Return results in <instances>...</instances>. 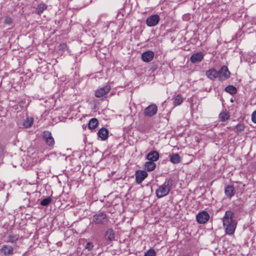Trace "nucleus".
<instances>
[{
  "instance_id": "23",
  "label": "nucleus",
  "mask_w": 256,
  "mask_h": 256,
  "mask_svg": "<svg viewBox=\"0 0 256 256\" xmlns=\"http://www.w3.org/2000/svg\"><path fill=\"white\" fill-rule=\"evenodd\" d=\"M98 124V121L96 118H92L88 123V128L91 130L94 129Z\"/></svg>"
},
{
  "instance_id": "27",
  "label": "nucleus",
  "mask_w": 256,
  "mask_h": 256,
  "mask_svg": "<svg viewBox=\"0 0 256 256\" xmlns=\"http://www.w3.org/2000/svg\"><path fill=\"white\" fill-rule=\"evenodd\" d=\"M19 238V236L17 234H10L8 237L7 242H14L16 241Z\"/></svg>"
},
{
  "instance_id": "8",
  "label": "nucleus",
  "mask_w": 256,
  "mask_h": 256,
  "mask_svg": "<svg viewBox=\"0 0 256 256\" xmlns=\"http://www.w3.org/2000/svg\"><path fill=\"white\" fill-rule=\"evenodd\" d=\"M160 16L158 14H154L149 16L146 20V24L149 26H156L160 21Z\"/></svg>"
},
{
  "instance_id": "11",
  "label": "nucleus",
  "mask_w": 256,
  "mask_h": 256,
  "mask_svg": "<svg viewBox=\"0 0 256 256\" xmlns=\"http://www.w3.org/2000/svg\"><path fill=\"white\" fill-rule=\"evenodd\" d=\"M0 252L6 256L11 255L14 253V248L10 246L4 244L2 246Z\"/></svg>"
},
{
  "instance_id": "2",
  "label": "nucleus",
  "mask_w": 256,
  "mask_h": 256,
  "mask_svg": "<svg viewBox=\"0 0 256 256\" xmlns=\"http://www.w3.org/2000/svg\"><path fill=\"white\" fill-rule=\"evenodd\" d=\"M173 184V180L172 178H166L164 183L158 186L156 191V194L158 198H161L167 196Z\"/></svg>"
},
{
  "instance_id": "3",
  "label": "nucleus",
  "mask_w": 256,
  "mask_h": 256,
  "mask_svg": "<svg viewBox=\"0 0 256 256\" xmlns=\"http://www.w3.org/2000/svg\"><path fill=\"white\" fill-rule=\"evenodd\" d=\"M108 220L106 214L102 212L94 214L92 218L93 222L98 224H104Z\"/></svg>"
},
{
  "instance_id": "31",
  "label": "nucleus",
  "mask_w": 256,
  "mask_h": 256,
  "mask_svg": "<svg viewBox=\"0 0 256 256\" xmlns=\"http://www.w3.org/2000/svg\"><path fill=\"white\" fill-rule=\"evenodd\" d=\"M244 127L242 124H237L236 126V131L240 132L244 130Z\"/></svg>"
},
{
  "instance_id": "19",
  "label": "nucleus",
  "mask_w": 256,
  "mask_h": 256,
  "mask_svg": "<svg viewBox=\"0 0 256 256\" xmlns=\"http://www.w3.org/2000/svg\"><path fill=\"white\" fill-rule=\"evenodd\" d=\"M156 164L154 162L150 161L147 162L144 164L145 168L149 172L152 171L156 168Z\"/></svg>"
},
{
  "instance_id": "24",
  "label": "nucleus",
  "mask_w": 256,
  "mask_h": 256,
  "mask_svg": "<svg viewBox=\"0 0 256 256\" xmlns=\"http://www.w3.org/2000/svg\"><path fill=\"white\" fill-rule=\"evenodd\" d=\"M106 238L110 240H112L114 238V234L113 230L112 228L108 229L106 234Z\"/></svg>"
},
{
  "instance_id": "13",
  "label": "nucleus",
  "mask_w": 256,
  "mask_h": 256,
  "mask_svg": "<svg viewBox=\"0 0 256 256\" xmlns=\"http://www.w3.org/2000/svg\"><path fill=\"white\" fill-rule=\"evenodd\" d=\"M204 54L202 52H198L193 54L190 58V60L192 63L200 62L203 59Z\"/></svg>"
},
{
  "instance_id": "26",
  "label": "nucleus",
  "mask_w": 256,
  "mask_h": 256,
  "mask_svg": "<svg viewBox=\"0 0 256 256\" xmlns=\"http://www.w3.org/2000/svg\"><path fill=\"white\" fill-rule=\"evenodd\" d=\"M225 90L226 92L231 94H234L236 92V88L234 86L231 85L227 86Z\"/></svg>"
},
{
  "instance_id": "25",
  "label": "nucleus",
  "mask_w": 256,
  "mask_h": 256,
  "mask_svg": "<svg viewBox=\"0 0 256 256\" xmlns=\"http://www.w3.org/2000/svg\"><path fill=\"white\" fill-rule=\"evenodd\" d=\"M219 118L222 122H224L230 118V115L228 112H222L219 114Z\"/></svg>"
},
{
  "instance_id": "1",
  "label": "nucleus",
  "mask_w": 256,
  "mask_h": 256,
  "mask_svg": "<svg viewBox=\"0 0 256 256\" xmlns=\"http://www.w3.org/2000/svg\"><path fill=\"white\" fill-rule=\"evenodd\" d=\"M234 214L230 210L226 211L222 218L223 226L226 233L228 234H232L235 231L237 222L233 219Z\"/></svg>"
},
{
  "instance_id": "29",
  "label": "nucleus",
  "mask_w": 256,
  "mask_h": 256,
  "mask_svg": "<svg viewBox=\"0 0 256 256\" xmlns=\"http://www.w3.org/2000/svg\"><path fill=\"white\" fill-rule=\"evenodd\" d=\"M12 20L10 16H6L4 18V24L10 26L12 24Z\"/></svg>"
},
{
  "instance_id": "33",
  "label": "nucleus",
  "mask_w": 256,
  "mask_h": 256,
  "mask_svg": "<svg viewBox=\"0 0 256 256\" xmlns=\"http://www.w3.org/2000/svg\"><path fill=\"white\" fill-rule=\"evenodd\" d=\"M252 120L254 123L256 124V110L252 114Z\"/></svg>"
},
{
  "instance_id": "12",
  "label": "nucleus",
  "mask_w": 256,
  "mask_h": 256,
  "mask_svg": "<svg viewBox=\"0 0 256 256\" xmlns=\"http://www.w3.org/2000/svg\"><path fill=\"white\" fill-rule=\"evenodd\" d=\"M154 54L152 50H148L142 54V59L144 62H150L154 57Z\"/></svg>"
},
{
  "instance_id": "14",
  "label": "nucleus",
  "mask_w": 256,
  "mask_h": 256,
  "mask_svg": "<svg viewBox=\"0 0 256 256\" xmlns=\"http://www.w3.org/2000/svg\"><path fill=\"white\" fill-rule=\"evenodd\" d=\"M146 158L148 160L156 162L159 158V154L155 150L151 151L147 154Z\"/></svg>"
},
{
  "instance_id": "10",
  "label": "nucleus",
  "mask_w": 256,
  "mask_h": 256,
  "mask_svg": "<svg viewBox=\"0 0 256 256\" xmlns=\"http://www.w3.org/2000/svg\"><path fill=\"white\" fill-rule=\"evenodd\" d=\"M110 89L109 85H106L98 89L95 92V96L97 98H100L108 93Z\"/></svg>"
},
{
  "instance_id": "34",
  "label": "nucleus",
  "mask_w": 256,
  "mask_h": 256,
  "mask_svg": "<svg viewBox=\"0 0 256 256\" xmlns=\"http://www.w3.org/2000/svg\"><path fill=\"white\" fill-rule=\"evenodd\" d=\"M230 101H231V102H233V100L231 99Z\"/></svg>"
},
{
  "instance_id": "15",
  "label": "nucleus",
  "mask_w": 256,
  "mask_h": 256,
  "mask_svg": "<svg viewBox=\"0 0 256 256\" xmlns=\"http://www.w3.org/2000/svg\"><path fill=\"white\" fill-rule=\"evenodd\" d=\"M206 76L211 80H214L218 78V72L214 68H210L206 72Z\"/></svg>"
},
{
  "instance_id": "16",
  "label": "nucleus",
  "mask_w": 256,
  "mask_h": 256,
  "mask_svg": "<svg viewBox=\"0 0 256 256\" xmlns=\"http://www.w3.org/2000/svg\"><path fill=\"white\" fill-rule=\"evenodd\" d=\"M224 192L228 198H232L236 192L234 186L230 185H228L225 188Z\"/></svg>"
},
{
  "instance_id": "30",
  "label": "nucleus",
  "mask_w": 256,
  "mask_h": 256,
  "mask_svg": "<svg viewBox=\"0 0 256 256\" xmlns=\"http://www.w3.org/2000/svg\"><path fill=\"white\" fill-rule=\"evenodd\" d=\"M144 256H156V252L154 250L150 249L145 253Z\"/></svg>"
},
{
  "instance_id": "5",
  "label": "nucleus",
  "mask_w": 256,
  "mask_h": 256,
  "mask_svg": "<svg viewBox=\"0 0 256 256\" xmlns=\"http://www.w3.org/2000/svg\"><path fill=\"white\" fill-rule=\"evenodd\" d=\"M210 218L209 214L204 211L199 212L196 216V220L199 224L206 223Z\"/></svg>"
},
{
  "instance_id": "4",
  "label": "nucleus",
  "mask_w": 256,
  "mask_h": 256,
  "mask_svg": "<svg viewBox=\"0 0 256 256\" xmlns=\"http://www.w3.org/2000/svg\"><path fill=\"white\" fill-rule=\"evenodd\" d=\"M218 78L220 81H223L228 79L230 76V72L227 66H224L218 72Z\"/></svg>"
},
{
  "instance_id": "28",
  "label": "nucleus",
  "mask_w": 256,
  "mask_h": 256,
  "mask_svg": "<svg viewBox=\"0 0 256 256\" xmlns=\"http://www.w3.org/2000/svg\"><path fill=\"white\" fill-rule=\"evenodd\" d=\"M52 200L51 198L47 197L40 202V204L43 206H47L52 202Z\"/></svg>"
},
{
  "instance_id": "17",
  "label": "nucleus",
  "mask_w": 256,
  "mask_h": 256,
  "mask_svg": "<svg viewBox=\"0 0 256 256\" xmlns=\"http://www.w3.org/2000/svg\"><path fill=\"white\" fill-rule=\"evenodd\" d=\"M98 134L102 140H105L108 138V131L106 128H102L98 131Z\"/></svg>"
},
{
  "instance_id": "22",
  "label": "nucleus",
  "mask_w": 256,
  "mask_h": 256,
  "mask_svg": "<svg viewBox=\"0 0 256 256\" xmlns=\"http://www.w3.org/2000/svg\"><path fill=\"white\" fill-rule=\"evenodd\" d=\"M47 6L44 4H40L36 8V12L38 14H40L46 10Z\"/></svg>"
},
{
  "instance_id": "6",
  "label": "nucleus",
  "mask_w": 256,
  "mask_h": 256,
  "mask_svg": "<svg viewBox=\"0 0 256 256\" xmlns=\"http://www.w3.org/2000/svg\"><path fill=\"white\" fill-rule=\"evenodd\" d=\"M157 111V106L154 104H152L145 108L144 114L146 116H152L156 113Z\"/></svg>"
},
{
  "instance_id": "20",
  "label": "nucleus",
  "mask_w": 256,
  "mask_h": 256,
  "mask_svg": "<svg viewBox=\"0 0 256 256\" xmlns=\"http://www.w3.org/2000/svg\"><path fill=\"white\" fill-rule=\"evenodd\" d=\"M180 160L181 158L180 155L178 154H174L170 156V161L174 164L179 163Z\"/></svg>"
},
{
  "instance_id": "21",
  "label": "nucleus",
  "mask_w": 256,
  "mask_h": 256,
  "mask_svg": "<svg viewBox=\"0 0 256 256\" xmlns=\"http://www.w3.org/2000/svg\"><path fill=\"white\" fill-rule=\"evenodd\" d=\"M174 100V106H178L184 100L183 98L180 95L178 94L174 96L173 98Z\"/></svg>"
},
{
  "instance_id": "32",
  "label": "nucleus",
  "mask_w": 256,
  "mask_h": 256,
  "mask_svg": "<svg viewBox=\"0 0 256 256\" xmlns=\"http://www.w3.org/2000/svg\"><path fill=\"white\" fill-rule=\"evenodd\" d=\"M94 247V245L92 244V242H88L86 244V246H85L86 248V249H88V250H92V248H93Z\"/></svg>"
},
{
  "instance_id": "7",
  "label": "nucleus",
  "mask_w": 256,
  "mask_h": 256,
  "mask_svg": "<svg viewBox=\"0 0 256 256\" xmlns=\"http://www.w3.org/2000/svg\"><path fill=\"white\" fill-rule=\"evenodd\" d=\"M135 176L136 183L140 184L148 176V174L145 170H137Z\"/></svg>"
},
{
  "instance_id": "9",
  "label": "nucleus",
  "mask_w": 256,
  "mask_h": 256,
  "mask_svg": "<svg viewBox=\"0 0 256 256\" xmlns=\"http://www.w3.org/2000/svg\"><path fill=\"white\" fill-rule=\"evenodd\" d=\"M43 137L44 138L47 145L52 147L54 144V140L52 138L51 133L48 131L44 132Z\"/></svg>"
},
{
  "instance_id": "18",
  "label": "nucleus",
  "mask_w": 256,
  "mask_h": 256,
  "mask_svg": "<svg viewBox=\"0 0 256 256\" xmlns=\"http://www.w3.org/2000/svg\"><path fill=\"white\" fill-rule=\"evenodd\" d=\"M33 123V118H32L26 117L24 120L22 124L18 122L20 126H22L24 128H28L30 127Z\"/></svg>"
}]
</instances>
